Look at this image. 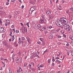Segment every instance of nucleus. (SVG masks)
<instances>
[{"instance_id": "nucleus-53", "label": "nucleus", "mask_w": 73, "mask_h": 73, "mask_svg": "<svg viewBox=\"0 0 73 73\" xmlns=\"http://www.w3.org/2000/svg\"><path fill=\"white\" fill-rule=\"evenodd\" d=\"M53 18V16H50V19H52Z\"/></svg>"}, {"instance_id": "nucleus-47", "label": "nucleus", "mask_w": 73, "mask_h": 73, "mask_svg": "<svg viewBox=\"0 0 73 73\" xmlns=\"http://www.w3.org/2000/svg\"><path fill=\"white\" fill-rule=\"evenodd\" d=\"M53 28V27H52V26H50L49 27V28H50V29H51V28Z\"/></svg>"}, {"instance_id": "nucleus-46", "label": "nucleus", "mask_w": 73, "mask_h": 73, "mask_svg": "<svg viewBox=\"0 0 73 73\" xmlns=\"http://www.w3.org/2000/svg\"><path fill=\"white\" fill-rule=\"evenodd\" d=\"M15 1H16V0H11V2H12V3H14Z\"/></svg>"}, {"instance_id": "nucleus-56", "label": "nucleus", "mask_w": 73, "mask_h": 73, "mask_svg": "<svg viewBox=\"0 0 73 73\" xmlns=\"http://www.w3.org/2000/svg\"><path fill=\"white\" fill-rule=\"evenodd\" d=\"M5 26H8V24L7 23H5Z\"/></svg>"}, {"instance_id": "nucleus-2", "label": "nucleus", "mask_w": 73, "mask_h": 73, "mask_svg": "<svg viewBox=\"0 0 73 73\" xmlns=\"http://www.w3.org/2000/svg\"><path fill=\"white\" fill-rule=\"evenodd\" d=\"M45 23L44 19H40L39 22V23L40 24H44Z\"/></svg>"}, {"instance_id": "nucleus-22", "label": "nucleus", "mask_w": 73, "mask_h": 73, "mask_svg": "<svg viewBox=\"0 0 73 73\" xmlns=\"http://www.w3.org/2000/svg\"><path fill=\"white\" fill-rule=\"evenodd\" d=\"M37 26L38 27V28H41V25L40 24H38L37 25Z\"/></svg>"}, {"instance_id": "nucleus-38", "label": "nucleus", "mask_w": 73, "mask_h": 73, "mask_svg": "<svg viewBox=\"0 0 73 73\" xmlns=\"http://www.w3.org/2000/svg\"><path fill=\"white\" fill-rule=\"evenodd\" d=\"M70 11H73V8L71 7L70 9Z\"/></svg>"}, {"instance_id": "nucleus-8", "label": "nucleus", "mask_w": 73, "mask_h": 73, "mask_svg": "<svg viewBox=\"0 0 73 73\" xmlns=\"http://www.w3.org/2000/svg\"><path fill=\"white\" fill-rule=\"evenodd\" d=\"M68 29V30H67V31L68 32L70 33L72 32V28H70V27H69Z\"/></svg>"}, {"instance_id": "nucleus-64", "label": "nucleus", "mask_w": 73, "mask_h": 73, "mask_svg": "<svg viewBox=\"0 0 73 73\" xmlns=\"http://www.w3.org/2000/svg\"><path fill=\"white\" fill-rule=\"evenodd\" d=\"M63 37H66V35H63Z\"/></svg>"}, {"instance_id": "nucleus-9", "label": "nucleus", "mask_w": 73, "mask_h": 73, "mask_svg": "<svg viewBox=\"0 0 73 73\" xmlns=\"http://www.w3.org/2000/svg\"><path fill=\"white\" fill-rule=\"evenodd\" d=\"M51 14V11H48L46 13V14L47 15H50Z\"/></svg>"}, {"instance_id": "nucleus-24", "label": "nucleus", "mask_w": 73, "mask_h": 73, "mask_svg": "<svg viewBox=\"0 0 73 73\" xmlns=\"http://www.w3.org/2000/svg\"><path fill=\"white\" fill-rule=\"evenodd\" d=\"M67 44H66V46H68L70 45V44H69V43L68 42H67Z\"/></svg>"}, {"instance_id": "nucleus-55", "label": "nucleus", "mask_w": 73, "mask_h": 73, "mask_svg": "<svg viewBox=\"0 0 73 73\" xmlns=\"http://www.w3.org/2000/svg\"><path fill=\"white\" fill-rule=\"evenodd\" d=\"M69 10H68L67 11H66V13L67 14V13H68V14L69 13Z\"/></svg>"}, {"instance_id": "nucleus-26", "label": "nucleus", "mask_w": 73, "mask_h": 73, "mask_svg": "<svg viewBox=\"0 0 73 73\" xmlns=\"http://www.w3.org/2000/svg\"><path fill=\"white\" fill-rule=\"evenodd\" d=\"M54 1V0H50V4H52V3H53Z\"/></svg>"}, {"instance_id": "nucleus-37", "label": "nucleus", "mask_w": 73, "mask_h": 73, "mask_svg": "<svg viewBox=\"0 0 73 73\" xmlns=\"http://www.w3.org/2000/svg\"><path fill=\"white\" fill-rule=\"evenodd\" d=\"M27 66V63H25L24 64V67H26Z\"/></svg>"}, {"instance_id": "nucleus-11", "label": "nucleus", "mask_w": 73, "mask_h": 73, "mask_svg": "<svg viewBox=\"0 0 73 73\" xmlns=\"http://www.w3.org/2000/svg\"><path fill=\"white\" fill-rule=\"evenodd\" d=\"M6 46L8 48H12V46L8 44H7Z\"/></svg>"}, {"instance_id": "nucleus-29", "label": "nucleus", "mask_w": 73, "mask_h": 73, "mask_svg": "<svg viewBox=\"0 0 73 73\" xmlns=\"http://www.w3.org/2000/svg\"><path fill=\"white\" fill-rule=\"evenodd\" d=\"M51 62V59H49L48 60V64H50V63Z\"/></svg>"}, {"instance_id": "nucleus-63", "label": "nucleus", "mask_w": 73, "mask_h": 73, "mask_svg": "<svg viewBox=\"0 0 73 73\" xmlns=\"http://www.w3.org/2000/svg\"><path fill=\"white\" fill-rule=\"evenodd\" d=\"M1 60H4V58H3L2 57L1 58Z\"/></svg>"}, {"instance_id": "nucleus-45", "label": "nucleus", "mask_w": 73, "mask_h": 73, "mask_svg": "<svg viewBox=\"0 0 73 73\" xmlns=\"http://www.w3.org/2000/svg\"><path fill=\"white\" fill-rule=\"evenodd\" d=\"M40 40L41 41H43V38H40Z\"/></svg>"}, {"instance_id": "nucleus-57", "label": "nucleus", "mask_w": 73, "mask_h": 73, "mask_svg": "<svg viewBox=\"0 0 73 73\" xmlns=\"http://www.w3.org/2000/svg\"><path fill=\"white\" fill-rule=\"evenodd\" d=\"M12 32H13L12 30L11 31V32L10 33V34H11V35H12Z\"/></svg>"}, {"instance_id": "nucleus-54", "label": "nucleus", "mask_w": 73, "mask_h": 73, "mask_svg": "<svg viewBox=\"0 0 73 73\" xmlns=\"http://www.w3.org/2000/svg\"><path fill=\"white\" fill-rule=\"evenodd\" d=\"M68 14L69 15H70V14H71V12H70V11H69Z\"/></svg>"}, {"instance_id": "nucleus-18", "label": "nucleus", "mask_w": 73, "mask_h": 73, "mask_svg": "<svg viewBox=\"0 0 73 73\" xmlns=\"http://www.w3.org/2000/svg\"><path fill=\"white\" fill-rule=\"evenodd\" d=\"M56 31H55V30H54L52 31L51 32V33H52V34H53V33H56Z\"/></svg>"}, {"instance_id": "nucleus-40", "label": "nucleus", "mask_w": 73, "mask_h": 73, "mask_svg": "<svg viewBox=\"0 0 73 73\" xmlns=\"http://www.w3.org/2000/svg\"><path fill=\"white\" fill-rule=\"evenodd\" d=\"M60 27H63V25H62L61 23H60Z\"/></svg>"}, {"instance_id": "nucleus-49", "label": "nucleus", "mask_w": 73, "mask_h": 73, "mask_svg": "<svg viewBox=\"0 0 73 73\" xmlns=\"http://www.w3.org/2000/svg\"><path fill=\"white\" fill-rule=\"evenodd\" d=\"M52 66H54V63L53 62L52 63Z\"/></svg>"}, {"instance_id": "nucleus-6", "label": "nucleus", "mask_w": 73, "mask_h": 73, "mask_svg": "<svg viewBox=\"0 0 73 73\" xmlns=\"http://www.w3.org/2000/svg\"><path fill=\"white\" fill-rule=\"evenodd\" d=\"M21 61H22V59L21 58H19L16 60V62L17 63L19 62H21Z\"/></svg>"}, {"instance_id": "nucleus-43", "label": "nucleus", "mask_w": 73, "mask_h": 73, "mask_svg": "<svg viewBox=\"0 0 73 73\" xmlns=\"http://www.w3.org/2000/svg\"><path fill=\"white\" fill-rule=\"evenodd\" d=\"M70 38L72 40H73V36H71L70 37Z\"/></svg>"}, {"instance_id": "nucleus-16", "label": "nucleus", "mask_w": 73, "mask_h": 73, "mask_svg": "<svg viewBox=\"0 0 73 73\" xmlns=\"http://www.w3.org/2000/svg\"><path fill=\"white\" fill-rule=\"evenodd\" d=\"M58 8L59 10H62V7L60 5L59 6H58Z\"/></svg>"}, {"instance_id": "nucleus-60", "label": "nucleus", "mask_w": 73, "mask_h": 73, "mask_svg": "<svg viewBox=\"0 0 73 73\" xmlns=\"http://www.w3.org/2000/svg\"><path fill=\"white\" fill-rule=\"evenodd\" d=\"M48 33V32H47V31H45L44 33L45 34H46V33Z\"/></svg>"}, {"instance_id": "nucleus-30", "label": "nucleus", "mask_w": 73, "mask_h": 73, "mask_svg": "<svg viewBox=\"0 0 73 73\" xmlns=\"http://www.w3.org/2000/svg\"><path fill=\"white\" fill-rule=\"evenodd\" d=\"M56 62H58V63H60V62H60V61L58 60H56Z\"/></svg>"}, {"instance_id": "nucleus-1", "label": "nucleus", "mask_w": 73, "mask_h": 73, "mask_svg": "<svg viewBox=\"0 0 73 73\" xmlns=\"http://www.w3.org/2000/svg\"><path fill=\"white\" fill-rule=\"evenodd\" d=\"M63 27L65 30H68V29L70 27V26L68 25L65 24L63 25Z\"/></svg>"}, {"instance_id": "nucleus-5", "label": "nucleus", "mask_w": 73, "mask_h": 73, "mask_svg": "<svg viewBox=\"0 0 73 73\" xmlns=\"http://www.w3.org/2000/svg\"><path fill=\"white\" fill-rule=\"evenodd\" d=\"M4 32V28L2 27H0V32L1 33H3Z\"/></svg>"}, {"instance_id": "nucleus-51", "label": "nucleus", "mask_w": 73, "mask_h": 73, "mask_svg": "<svg viewBox=\"0 0 73 73\" xmlns=\"http://www.w3.org/2000/svg\"><path fill=\"white\" fill-rule=\"evenodd\" d=\"M11 28H14V25H12L11 26Z\"/></svg>"}, {"instance_id": "nucleus-15", "label": "nucleus", "mask_w": 73, "mask_h": 73, "mask_svg": "<svg viewBox=\"0 0 73 73\" xmlns=\"http://www.w3.org/2000/svg\"><path fill=\"white\" fill-rule=\"evenodd\" d=\"M6 23H7L8 25H9V24H10V20H6Z\"/></svg>"}, {"instance_id": "nucleus-27", "label": "nucleus", "mask_w": 73, "mask_h": 73, "mask_svg": "<svg viewBox=\"0 0 73 73\" xmlns=\"http://www.w3.org/2000/svg\"><path fill=\"white\" fill-rule=\"evenodd\" d=\"M41 17H42V19H44V15H41Z\"/></svg>"}, {"instance_id": "nucleus-17", "label": "nucleus", "mask_w": 73, "mask_h": 73, "mask_svg": "<svg viewBox=\"0 0 73 73\" xmlns=\"http://www.w3.org/2000/svg\"><path fill=\"white\" fill-rule=\"evenodd\" d=\"M22 45H23V46H26V45H27V43L25 42H22Z\"/></svg>"}, {"instance_id": "nucleus-19", "label": "nucleus", "mask_w": 73, "mask_h": 73, "mask_svg": "<svg viewBox=\"0 0 73 73\" xmlns=\"http://www.w3.org/2000/svg\"><path fill=\"white\" fill-rule=\"evenodd\" d=\"M35 8L34 7H31V8L30 9L33 12V11H35Z\"/></svg>"}, {"instance_id": "nucleus-7", "label": "nucleus", "mask_w": 73, "mask_h": 73, "mask_svg": "<svg viewBox=\"0 0 73 73\" xmlns=\"http://www.w3.org/2000/svg\"><path fill=\"white\" fill-rule=\"evenodd\" d=\"M10 36H11L12 37V38H11V40L12 41H13L15 40V35H13L11 34H10Z\"/></svg>"}, {"instance_id": "nucleus-34", "label": "nucleus", "mask_w": 73, "mask_h": 73, "mask_svg": "<svg viewBox=\"0 0 73 73\" xmlns=\"http://www.w3.org/2000/svg\"><path fill=\"white\" fill-rule=\"evenodd\" d=\"M60 29H57L56 30V31L58 32V31H60Z\"/></svg>"}, {"instance_id": "nucleus-52", "label": "nucleus", "mask_w": 73, "mask_h": 73, "mask_svg": "<svg viewBox=\"0 0 73 73\" xmlns=\"http://www.w3.org/2000/svg\"><path fill=\"white\" fill-rule=\"evenodd\" d=\"M25 39V38L24 37H22V40H24Z\"/></svg>"}, {"instance_id": "nucleus-58", "label": "nucleus", "mask_w": 73, "mask_h": 73, "mask_svg": "<svg viewBox=\"0 0 73 73\" xmlns=\"http://www.w3.org/2000/svg\"><path fill=\"white\" fill-rule=\"evenodd\" d=\"M24 7V6L23 5L22 6V9H23Z\"/></svg>"}, {"instance_id": "nucleus-23", "label": "nucleus", "mask_w": 73, "mask_h": 73, "mask_svg": "<svg viewBox=\"0 0 73 73\" xmlns=\"http://www.w3.org/2000/svg\"><path fill=\"white\" fill-rule=\"evenodd\" d=\"M32 12H33V11L31 9L29 11V14H32Z\"/></svg>"}, {"instance_id": "nucleus-13", "label": "nucleus", "mask_w": 73, "mask_h": 73, "mask_svg": "<svg viewBox=\"0 0 73 73\" xmlns=\"http://www.w3.org/2000/svg\"><path fill=\"white\" fill-rule=\"evenodd\" d=\"M61 22V21H60L59 20H58L56 22V25H57L58 24H59V23H60Z\"/></svg>"}, {"instance_id": "nucleus-61", "label": "nucleus", "mask_w": 73, "mask_h": 73, "mask_svg": "<svg viewBox=\"0 0 73 73\" xmlns=\"http://www.w3.org/2000/svg\"><path fill=\"white\" fill-rule=\"evenodd\" d=\"M58 45H60V44H61V43H60V42H58Z\"/></svg>"}, {"instance_id": "nucleus-35", "label": "nucleus", "mask_w": 73, "mask_h": 73, "mask_svg": "<svg viewBox=\"0 0 73 73\" xmlns=\"http://www.w3.org/2000/svg\"><path fill=\"white\" fill-rule=\"evenodd\" d=\"M61 24V23H58L57 25H56L57 26H58V27H60V24Z\"/></svg>"}, {"instance_id": "nucleus-44", "label": "nucleus", "mask_w": 73, "mask_h": 73, "mask_svg": "<svg viewBox=\"0 0 73 73\" xmlns=\"http://www.w3.org/2000/svg\"><path fill=\"white\" fill-rule=\"evenodd\" d=\"M41 43L40 41H38L37 42V43L38 44H40Z\"/></svg>"}, {"instance_id": "nucleus-20", "label": "nucleus", "mask_w": 73, "mask_h": 73, "mask_svg": "<svg viewBox=\"0 0 73 73\" xmlns=\"http://www.w3.org/2000/svg\"><path fill=\"white\" fill-rule=\"evenodd\" d=\"M3 44L4 45H5V46H7V45L8 44V43L7 42H3Z\"/></svg>"}, {"instance_id": "nucleus-10", "label": "nucleus", "mask_w": 73, "mask_h": 73, "mask_svg": "<svg viewBox=\"0 0 73 73\" xmlns=\"http://www.w3.org/2000/svg\"><path fill=\"white\" fill-rule=\"evenodd\" d=\"M49 39H52L53 37V35H50L48 36Z\"/></svg>"}, {"instance_id": "nucleus-62", "label": "nucleus", "mask_w": 73, "mask_h": 73, "mask_svg": "<svg viewBox=\"0 0 73 73\" xmlns=\"http://www.w3.org/2000/svg\"><path fill=\"white\" fill-rule=\"evenodd\" d=\"M18 54L19 55H21V53L19 52H18Z\"/></svg>"}, {"instance_id": "nucleus-48", "label": "nucleus", "mask_w": 73, "mask_h": 73, "mask_svg": "<svg viewBox=\"0 0 73 73\" xmlns=\"http://www.w3.org/2000/svg\"><path fill=\"white\" fill-rule=\"evenodd\" d=\"M15 44L16 45V46H18V44L16 43V42H15Z\"/></svg>"}, {"instance_id": "nucleus-3", "label": "nucleus", "mask_w": 73, "mask_h": 73, "mask_svg": "<svg viewBox=\"0 0 73 73\" xmlns=\"http://www.w3.org/2000/svg\"><path fill=\"white\" fill-rule=\"evenodd\" d=\"M22 32L24 34L25 32H28V30L26 28L24 27L23 30H22Z\"/></svg>"}, {"instance_id": "nucleus-28", "label": "nucleus", "mask_w": 73, "mask_h": 73, "mask_svg": "<svg viewBox=\"0 0 73 73\" xmlns=\"http://www.w3.org/2000/svg\"><path fill=\"white\" fill-rule=\"evenodd\" d=\"M31 66L32 65H31V64H29V69H31V68H32Z\"/></svg>"}, {"instance_id": "nucleus-41", "label": "nucleus", "mask_w": 73, "mask_h": 73, "mask_svg": "<svg viewBox=\"0 0 73 73\" xmlns=\"http://www.w3.org/2000/svg\"><path fill=\"white\" fill-rule=\"evenodd\" d=\"M27 27H29V22L27 23Z\"/></svg>"}, {"instance_id": "nucleus-33", "label": "nucleus", "mask_w": 73, "mask_h": 73, "mask_svg": "<svg viewBox=\"0 0 73 73\" xmlns=\"http://www.w3.org/2000/svg\"><path fill=\"white\" fill-rule=\"evenodd\" d=\"M19 44H20L21 42V40H20V38H19Z\"/></svg>"}, {"instance_id": "nucleus-21", "label": "nucleus", "mask_w": 73, "mask_h": 73, "mask_svg": "<svg viewBox=\"0 0 73 73\" xmlns=\"http://www.w3.org/2000/svg\"><path fill=\"white\" fill-rule=\"evenodd\" d=\"M56 36L58 37L59 38H61V36H59L58 35L56 34Z\"/></svg>"}, {"instance_id": "nucleus-31", "label": "nucleus", "mask_w": 73, "mask_h": 73, "mask_svg": "<svg viewBox=\"0 0 73 73\" xmlns=\"http://www.w3.org/2000/svg\"><path fill=\"white\" fill-rule=\"evenodd\" d=\"M35 68H31V70L32 71H35Z\"/></svg>"}, {"instance_id": "nucleus-4", "label": "nucleus", "mask_w": 73, "mask_h": 73, "mask_svg": "<svg viewBox=\"0 0 73 73\" xmlns=\"http://www.w3.org/2000/svg\"><path fill=\"white\" fill-rule=\"evenodd\" d=\"M39 54V52H35L34 54V55L35 56V57H37V56L38 58V55Z\"/></svg>"}, {"instance_id": "nucleus-12", "label": "nucleus", "mask_w": 73, "mask_h": 73, "mask_svg": "<svg viewBox=\"0 0 73 73\" xmlns=\"http://www.w3.org/2000/svg\"><path fill=\"white\" fill-rule=\"evenodd\" d=\"M15 55H16L15 54H13L12 55V60H13V62H14V60H15L14 59V57L15 56Z\"/></svg>"}, {"instance_id": "nucleus-39", "label": "nucleus", "mask_w": 73, "mask_h": 73, "mask_svg": "<svg viewBox=\"0 0 73 73\" xmlns=\"http://www.w3.org/2000/svg\"><path fill=\"white\" fill-rule=\"evenodd\" d=\"M45 42H43L42 43V46H45Z\"/></svg>"}, {"instance_id": "nucleus-42", "label": "nucleus", "mask_w": 73, "mask_h": 73, "mask_svg": "<svg viewBox=\"0 0 73 73\" xmlns=\"http://www.w3.org/2000/svg\"><path fill=\"white\" fill-rule=\"evenodd\" d=\"M16 33H18L19 32V31H18V30H16L15 31Z\"/></svg>"}, {"instance_id": "nucleus-32", "label": "nucleus", "mask_w": 73, "mask_h": 73, "mask_svg": "<svg viewBox=\"0 0 73 73\" xmlns=\"http://www.w3.org/2000/svg\"><path fill=\"white\" fill-rule=\"evenodd\" d=\"M42 31H45V27H43L42 28Z\"/></svg>"}, {"instance_id": "nucleus-59", "label": "nucleus", "mask_w": 73, "mask_h": 73, "mask_svg": "<svg viewBox=\"0 0 73 73\" xmlns=\"http://www.w3.org/2000/svg\"><path fill=\"white\" fill-rule=\"evenodd\" d=\"M70 53V52H67V54L68 56H69V53Z\"/></svg>"}, {"instance_id": "nucleus-14", "label": "nucleus", "mask_w": 73, "mask_h": 73, "mask_svg": "<svg viewBox=\"0 0 73 73\" xmlns=\"http://www.w3.org/2000/svg\"><path fill=\"white\" fill-rule=\"evenodd\" d=\"M65 20H66V18H64V19H61V22L63 21V23H66V21Z\"/></svg>"}, {"instance_id": "nucleus-36", "label": "nucleus", "mask_w": 73, "mask_h": 73, "mask_svg": "<svg viewBox=\"0 0 73 73\" xmlns=\"http://www.w3.org/2000/svg\"><path fill=\"white\" fill-rule=\"evenodd\" d=\"M0 24L1 25H3V23H2V21H1V20L0 19Z\"/></svg>"}, {"instance_id": "nucleus-25", "label": "nucleus", "mask_w": 73, "mask_h": 73, "mask_svg": "<svg viewBox=\"0 0 73 73\" xmlns=\"http://www.w3.org/2000/svg\"><path fill=\"white\" fill-rule=\"evenodd\" d=\"M35 57L36 56H35L34 55V56L32 55L31 57V59Z\"/></svg>"}, {"instance_id": "nucleus-50", "label": "nucleus", "mask_w": 73, "mask_h": 73, "mask_svg": "<svg viewBox=\"0 0 73 73\" xmlns=\"http://www.w3.org/2000/svg\"><path fill=\"white\" fill-rule=\"evenodd\" d=\"M9 2H7L6 3V5H9Z\"/></svg>"}]
</instances>
